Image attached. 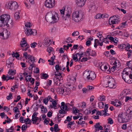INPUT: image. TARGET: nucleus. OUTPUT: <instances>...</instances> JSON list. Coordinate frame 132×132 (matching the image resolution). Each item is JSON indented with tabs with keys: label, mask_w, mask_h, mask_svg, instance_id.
Listing matches in <instances>:
<instances>
[{
	"label": "nucleus",
	"mask_w": 132,
	"mask_h": 132,
	"mask_svg": "<svg viewBox=\"0 0 132 132\" xmlns=\"http://www.w3.org/2000/svg\"><path fill=\"white\" fill-rule=\"evenodd\" d=\"M56 16L52 14V13H48L45 16V19L47 22H50L52 23H54L58 21L59 18L56 16L57 14L56 13Z\"/></svg>",
	"instance_id": "obj_1"
},
{
	"label": "nucleus",
	"mask_w": 132,
	"mask_h": 132,
	"mask_svg": "<svg viewBox=\"0 0 132 132\" xmlns=\"http://www.w3.org/2000/svg\"><path fill=\"white\" fill-rule=\"evenodd\" d=\"M84 79L87 78L89 81H93L96 77V75L94 72L86 70L83 74Z\"/></svg>",
	"instance_id": "obj_2"
},
{
	"label": "nucleus",
	"mask_w": 132,
	"mask_h": 132,
	"mask_svg": "<svg viewBox=\"0 0 132 132\" xmlns=\"http://www.w3.org/2000/svg\"><path fill=\"white\" fill-rule=\"evenodd\" d=\"M83 16V14L82 12L76 11L72 14V19L75 22H79L82 18Z\"/></svg>",
	"instance_id": "obj_3"
},
{
	"label": "nucleus",
	"mask_w": 132,
	"mask_h": 132,
	"mask_svg": "<svg viewBox=\"0 0 132 132\" xmlns=\"http://www.w3.org/2000/svg\"><path fill=\"white\" fill-rule=\"evenodd\" d=\"M6 6L7 8L11 10H15L18 8V5L16 2L11 1L6 3Z\"/></svg>",
	"instance_id": "obj_4"
},
{
	"label": "nucleus",
	"mask_w": 132,
	"mask_h": 132,
	"mask_svg": "<svg viewBox=\"0 0 132 132\" xmlns=\"http://www.w3.org/2000/svg\"><path fill=\"white\" fill-rule=\"evenodd\" d=\"M129 119L127 114L125 113H120L118 116V120L120 123L126 122Z\"/></svg>",
	"instance_id": "obj_5"
},
{
	"label": "nucleus",
	"mask_w": 132,
	"mask_h": 132,
	"mask_svg": "<svg viewBox=\"0 0 132 132\" xmlns=\"http://www.w3.org/2000/svg\"><path fill=\"white\" fill-rule=\"evenodd\" d=\"M45 6L49 8H52L55 5L54 0H46L45 3Z\"/></svg>",
	"instance_id": "obj_6"
},
{
	"label": "nucleus",
	"mask_w": 132,
	"mask_h": 132,
	"mask_svg": "<svg viewBox=\"0 0 132 132\" xmlns=\"http://www.w3.org/2000/svg\"><path fill=\"white\" fill-rule=\"evenodd\" d=\"M114 16L111 17L109 20V23L110 25L114 24L116 23H118L120 21L119 18H115Z\"/></svg>",
	"instance_id": "obj_7"
},
{
	"label": "nucleus",
	"mask_w": 132,
	"mask_h": 132,
	"mask_svg": "<svg viewBox=\"0 0 132 132\" xmlns=\"http://www.w3.org/2000/svg\"><path fill=\"white\" fill-rule=\"evenodd\" d=\"M3 21V23L4 26L6 24V22L10 19V16L7 14L2 15L0 16Z\"/></svg>",
	"instance_id": "obj_8"
},
{
	"label": "nucleus",
	"mask_w": 132,
	"mask_h": 132,
	"mask_svg": "<svg viewBox=\"0 0 132 132\" xmlns=\"http://www.w3.org/2000/svg\"><path fill=\"white\" fill-rule=\"evenodd\" d=\"M26 35L28 36L29 35H32L34 36L36 35L37 34V30L35 29H27L25 32Z\"/></svg>",
	"instance_id": "obj_9"
},
{
	"label": "nucleus",
	"mask_w": 132,
	"mask_h": 132,
	"mask_svg": "<svg viewBox=\"0 0 132 132\" xmlns=\"http://www.w3.org/2000/svg\"><path fill=\"white\" fill-rule=\"evenodd\" d=\"M108 87L110 88H115L116 86L114 83V79H110L108 81Z\"/></svg>",
	"instance_id": "obj_10"
},
{
	"label": "nucleus",
	"mask_w": 132,
	"mask_h": 132,
	"mask_svg": "<svg viewBox=\"0 0 132 132\" xmlns=\"http://www.w3.org/2000/svg\"><path fill=\"white\" fill-rule=\"evenodd\" d=\"M86 1V0H76V2L77 6L82 7L84 5Z\"/></svg>",
	"instance_id": "obj_11"
},
{
	"label": "nucleus",
	"mask_w": 132,
	"mask_h": 132,
	"mask_svg": "<svg viewBox=\"0 0 132 132\" xmlns=\"http://www.w3.org/2000/svg\"><path fill=\"white\" fill-rule=\"evenodd\" d=\"M62 109V110H64L66 111H68L69 110L68 105H70L69 103H68L66 105H65V103L64 102H62L61 103Z\"/></svg>",
	"instance_id": "obj_12"
},
{
	"label": "nucleus",
	"mask_w": 132,
	"mask_h": 132,
	"mask_svg": "<svg viewBox=\"0 0 132 132\" xmlns=\"http://www.w3.org/2000/svg\"><path fill=\"white\" fill-rule=\"evenodd\" d=\"M20 45L21 47H24V46H27L26 48H27V49L30 47L29 45H28L27 42L25 40L24 38H22V41L20 43Z\"/></svg>",
	"instance_id": "obj_13"
},
{
	"label": "nucleus",
	"mask_w": 132,
	"mask_h": 132,
	"mask_svg": "<svg viewBox=\"0 0 132 132\" xmlns=\"http://www.w3.org/2000/svg\"><path fill=\"white\" fill-rule=\"evenodd\" d=\"M122 79H123L127 83H132V81L131 82V80H130V82L129 81V75H126L125 74H123L122 75Z\"/></svg>",
	"instance_id": "obj_14"
},
{
	"label": "nucleus",
	"mask_w": 132,
	"mask_h": 132,
	"mask_svg": "<svg viewBox=\"0 0 132 132\" xmlns=\"http://www.w3.org/2000/svg\"><path fill=\"white\" fill-rule=\"evenodd\" d=\"M13 25V22L12 20H9L6 22V24H5V26H6L7 27H9L10 28H12Z\"/></svg>",
	"instance_id": "obj_15"
},
{
	"label": "nucleus",
	"mask_w": 132,
	"mask_h": 132,
	"mask_svg": "<svg viewBox=\"0 0 132 132\" xmlns=\"http://www.w3.org/2000/svg\"><path fill=\"white\" fill-rule=\"evenodd\" d=\"M111 103L112 104L116 106L117 107L121 105V102L118 100H117V101H115V102L113 101H111Z\"/></svg>",
	"instance_id": "obj_16"
},
{
	"label": "nucleus",
	"mask_w": 132,
	"mask_h": 132,
	"mask_svg": "<svg viewBox=\"0 0 132 132\" xmlns=\"http://www.w3.org/2000/svg\"><path fill=\"white\" fill-rule=\"evenodd\" d=\"M43 43L46 46H48L50 45L52 42L50 39L48 40L47 38H46L44 40Z\"/></svg>",
	"instance_id": "obj_17"
},
{
	"label": "nucleus",
	"mask_w": 132,
	"mask_h": 132,
	"mask_svg": "<svg viewBox=\"0 0 132 132\" xmlns=\"http://www.w3.org/2000/svg\"><path fill=\"white\" fill-rule=\"evenodd\" d=\"M117 64V62L116 61H115L114 62V63H113V65H114L112 67V68H111L110 69V68L109 67V70H108L107 71H109H109L110 72V71H112L113 72V71H115V70L116 68L117 67V65H116Z\"/></svg>",
	"instance_id": "obj_18"
},
{
	"label": "nucleus",
	"mask_w": 132,
	"mask_h": 132,
	"mask_svg": "<svg viewBox=\"0 0 132 132\" xmlns=\"http://www.w3.org/2000/svg\"><path fill=\"white\" fill-rule=\"evenodd\" d=\"M16 73V72L15 70H13L12 69H10L9 70L8 72V74L12 76L15 75Z\"/></svg>",
	"instance_id": "obj_19"
},
{
	"label": "nucleus",
	"mask_w": 132,
	"mask_h": 132,
	"mask_svg": "<svg viewBox=\"0 0 132 132\" xmlns=\"http://www.w3.org/2000/svg\"><path fill=\"white\" fill-rule=\"evenodd\" d=\"M70 86V85H68V86H67L68 87H66L65 91V95H68L70 93L71 91L70 90V89L69 87Z\"/></svg>",
	"instance_id": "obj_20"
},
{
	"label": "nucleus",
	"mask_w": 132,
	"mask_h": 132,
	"mask_svg": "<svg viewBox=\"0 0 132 132\" xmlns=\"http://www.w3.org/2000/svg\"><path fill=\"white\" fill-rule=\"evenodd\" d=\"M61 109L59 110V113L60 114H64L67 113V112L64 110H62V109L61 107H60Z\"/></svg>",
	"instance_id": "obj_21"
},
{
	"label": "nucleus",
	"mask_w": 132,
	"mask_h": 132,
	"mask_svg": "<svg viewBox=\"0 0 132 132\" xmlns=\"http://www.w3.org/2000/svg\"><path fill=\"white\" fill-rule=\"evenodd\" d=\"M24 122H25L26 124H31V121L29 118H27V119H26L25 120H24Z\"/></svg>",
	"instance_id": "obj_22"
},
{
	"label": "nucleus",
	"mask_w": 132,
	"mask_h": 132,
	"mask_svg": "<svg viewBox=\"0 0 132 132\" xmlns=\"http://www.w3.org/2000/svg\"><path fill=\"white\" fill-rule=\"evenodd\" d=\"M12 56L13 57H15L16 58H17L19 57L20 55L18 54L17 52H16L15 53L14 52H13L12 54Z\"/></svg>",
	"instance_id": "obj_23"
},
{
	"label": "nucleus",
	"mask_w": 132,
	"mask_h": 132,
	"mask_svg": "<svg viewBox=\"0 0 132 132\" xmlns=\"http://www.w3.org/2000/svg\"><path fill=\"white\" fill-rule=\"evenodd\" d=\"M131 109L132 108L131 107H130L129 108L127 109L126 111V113L125 114H127V115L128 114L130 115Z\"/></svg>",
	"instance_id": "obj_24"
},
{
	"label": "nucleus",
	"mask_w": 132,
	"mask_h": 132,
	"mask_svg": "<svg viewBox=\"0 0 132 132\" xmlns=\"http://www.w3.org/2000/svg\"><path fill=\"white\" fill-rule=\"evenodd\" d=\"M70 16V15L69 13H67L65 15V16H63V20H66L68 18H69Z\"/></svg>",
	"instance_id": "obj_25"
},
{
	"label": "nucleus",
	"mask_w": 132,
	"mask_h": 132,
	"mask_svg": "<svg viewBox=\"0 0 132 132\" xmlns=\"http://www.w3.org/2000/svg\"><path fill=\"white\" fill-rule=\"evenodd\" d=\"M73 59L74 60L75 62H76L78 61V59L77 56L76 55H75L74 54H72Z\"/></svg>",
	"instance_id": "obj_26"
},
{
	"label": "nucleus",
	"mask_w": 132,
	"mask_h": 132,
	"mask_svg": "<svg viewBox=\"0 0 132 132\" xmlns=\"http://www.w3.org/2000/svg\"><path fill=\"white\" fill-rule=\"evenodd\" d=\"M128 57V58H129L130 56L132 55V50L130 49L128 50L127 53Z\"/></svg>",
	"instance_id": "obj_27"
},
{
	"label": "nucleus",
	"mask_w": 132,
	"mask_h": 132,
	"mask_svg": "<svg viewBox=\"0 0 132 132\" xmlns=\"http://www.w3.org/2000/svg\"><path fill=\"white\" fill-rule=\"evenodd\" d=\"M119 48H120L121 49H124L126 47V46L125 44H122L120 45H119L118 46Z\"/></svg>",
	"instance_id": "obj_28"
},
{
	"label": "nucleus",
	"mask_w": 132,
	"mask_h": 132,
	"mask_svg": "<svg viewBox=\"0 0 132 132\" xmlns=\"http://www.w3.org/2000/svg\"><path fill=\"white\" fill-rule=\"evenodd\" d=\"M35 67V64H31L30 65V67L28 68L29 70H30L31 72H32V70H33L32 68L34 67Z\"/></svg>",
	"instance_id": "obj_29"
},
{
	"label": "nucleus",
	"mask_w": 132,
	"mask_h": 132,
	"mask_svg": "<svg viewBox=\"0 0 132 132\" xmlns=\"http://www.w3.org/2000/svg\"><path fill=\"white\" fill-rule=\"evenodd\" d=\"M55 69L56 71H58L59 70H62L61 67V66H60L58 64H57L55 66Z\"/></svg>",
	"instance_id": "obj_30"
},
{
	"label": "nucleus",
	"mask_w": 132,
	"mask_h": 132,
	"mask_svg": "<svg viewBox=\"0 0 132 132\" xmlns=\"http://www.w3.org/2000/svg\"><path fill=\"white\" fill-rule=\"evenodd\" d=\"M48 75L47 74L43 73L42 76L43 78L42 77V78L43 79H46L48 77Z\"/></svg>",
	"instance_id": "obj_31"
},
{
	"label": "nucleus",
	"mask_w": 132,
	"mask_h": 132,
	"mask_svg": "<svg viewBox=\"0 0 132 132\" xmlns=\"http://www.w3.org/2000/svg\"><path fill=\"white\" fill-rule=\"evenodd\" d=\"M19 12H16L14 16L15 19L16 20L20 18V16H19Z\"/></svg>",
	"instance_id": "obj_32"
},
{
	"label": "nucleus",
	"mask_w": 132,
	"mask_h": 132,
	"mask_svg": "<svg viewBox=\"0 0 132 132\" xmlns=\"http://www.w3.org/2000/svg\"><path fill=\"white\" fill-rule=\"evenodd\" d=\"M126 65H127L129 67V68H130V67H132V61H129L127 62Z\"/></svg>",
	"instance_id": "obj_33"
},
{
	"label": "nucleus",
	"mask_w": 132,
	"mask_h": 132,
	"mask_svg": "<svg viewBox=\"0 0 132 132\" xmlns=\"http://www.w3.org/2000/svg\"><path fill=\"white\" fill-rule=\"evenodd\" d=\"M90 55L92 56H94L96 55V52L94 50H92Z\"/></svg>",
	"instance_id": "obj_34"
},
{
	"label": "nucleus",
	"mask_w": 132,
	"mask_h": 132,
	"mask_svg": "<svg viewBox=\"0 0 132 132\" xmlns=\"http://www.w3.org/2000/svg\"><path fill=\"white\" fill-rule=\"evenodd\" d=\"M67 40L68 41H66L65 42L66 43H72L73 42L72 39L70 37H68V38L67 39Z\"/></svg>",
	"instance_id": "obj_35"
},
{
	"label": "nucleus",
	"mask_w": 132,
	"mask_h": 132,
	"mask_svg": "<svg viewBox=\"0 0 132 132\" xmlns=\"http://www.w3.org/2000/svg\"><path fill=\"white\" fill-rule=\"evenodd\" d=\"M12 94L10 93L9 94V95L7 96L6 98L8 100H9L12 99Z\"/></svg>",
	"instance_id": "obj_36"
},
{
	"label": "nucleus",
	"mask_w": 132,
	"mask_h": 132,
	"mask_svg": "<svg viewBox=\"0 0 132 132\" xmlns=\"http://www.w3.org/2000/svg\"><path fill=\"white\" fill-rule=\"evenodd\" d=\"M7 64H8V65H10V68L11 69H13L14 68V66L13 64L12 63H6Z\"/></svg>",
	"instance_id": "obj_37"
},
{
	"label": "nucleus",
	"mask_w": 132,
	"mask_h": 132,
	"mask_svg": "<svg viewBox=\"0 0 132 132\" xmlns=\"http://www.w3.org/2000/svg\"><path fill=\"white\" fill-rule=\"evenodd\" d=\"M100 98V101H104L105 100V97L103 95H101Z\"/></svg>",
	"instance_id": "obj_38"
},
{
	"label": "nucleus",
	"mask_w": 132,
	"mask_h": 132,
	"mask_svg": "<svg viewBox=\"0 0 132 132\" xmlns=\"http://www.w3.org/2000/svg\"><path fill=\"white\" fill-rule=\"evenodd\" d=\"M108 38L110 40H111V41H112V42H114V43H117V42H115L114 40V38L112 37H108Z\"/></svg>",
	"instance_id": "obj_39"
},
{
	"label": "nucleus",
	"mask_w": 132,
	"mask_h": 132,
	"mask_svg": "<svg viewBox=\"0 0 132 132\" xmlns=\"http://www.w3.org/2000/svg\"><path fill=\"white\" fill-rule=\"evenodd\" d=\"M87 89L88 90H92L94 89V87L90 86H88L87 87Z\"/></svg>",
	"instance_id": "obj_40"
},
{
	"label": "nucleus",
	"mask_w": 132,
	"mask_h": 132,
	"mask_svg": "<svg viewBox=\"0 0 132 132\" xmlns=\"http://www.w3.org/2000/svg\"><path fill=\"white\" fill-rule=\"evenodd\" d=\"M56 71V72H54L55 76H56L57 75H59V77H61H61H62V76H61V73L59 72V71Z\"/></svg>",
	"instance_id": "obj_41"
},
{
	"label": "nucleus",
	"mask_w": 132,
	"mask_h": 132,
	"mask_svg": "<svg viewBox=\"0 0 132 132\" xmlns=\"http://www.w3.org/2000/svg\"><path fill=\"white\" fill-rule=\"evenodd\" d=\"M8 77H5V75H3V76L2 77V79L3 80H6V81H7L9 79V78H8Z\"/></svg>",
	"instance_id": "obj_42"
},
{
	"label": "nucleus",
	"mask_w": 132,
	"mask_h": 132,
	"mask_svg": "<svg viewBox=\"0 0 132 132\" xmlns=\"http://www.w3.org/2000/svg\"><path fill=\"white\" fill-rule=\"evenodd\" d=\"M20 88L22 92H24L26 91L25 88L24 87V85H21L20 86Z\"/></svg>",
	"instance_id": "obj_43"
},
{
	"label": "nucleus",
	"mask_w": 132,
	"mask_h": 132,
	"mask_svg": "<svg viewBox=\"0 0 132 132\" xmlns=\"http://www.w3.org/2000/svg\"><path fill=\"white\" fill-rule=\"evenodd\" d=\"M61 90V91L63 92V94L64 93V94L65 95V91L66 89V87H61L60 88Z\"/></svg>",
	"instance_id": "obj_44"
},
{
	"label": "nucleus",
	"mask_w": 132,
	"mask_h": 132,
	"mask_svg": "<svg viewBox=\"0 0 132 132\" xmlns=\"http://www.w3.org/2000/svg\"><path fill=\"white\" fill-rule=\"evenodd\" d=\"M73 112L74 113L76 114L78 113V111L79 112V111L75 108H73Z\"/></svg>",
	"instance_id": "obj_45"
},
{
	"label": "nucleus",
	"mask_w": 132,
	"mask_h": 132,
	"mask_svg": "<svg viewBox=\"0 0 132 132\" xmlns=\"http://www.w3.org/2000/svg\"><path fill=\"white\" fill-rule=\"evenodd\" d=\"M91 49L89 48H88L86 52L85 53V54L87 53L88 54V56H89L90 55V52Z\"/></svg>",
	"instance_id": "obj_46"
},
{
	"label": "nucleus",
	"mask_w": 132,
	"mask_h": 132,
	"mask_svg": "<svg viewBox=\"0 0 132 132\" xmlns=\"http://www.w3.org/2000/svg\"><path fill=\"white\" fill-rule=\"evenodd\" d=\"M37 45V43L36 42H34L32 43L31 44V46L32 48H34Z\"/></svg>",
	"instance_id": "obj_47"
},
{
	"label": "nucleus",
	"mask_w": 132,
	"mask_h": 132,
	"mask_svg": "<svg viewBox=\"0 0 132 132\" xmlns=\"http://www.w3.org/2000/svg\"><path fill=\"white\" fill-rule=\"evenodd\" d=\"M43 102L46 105L47 104L48 102V98L46 97L43 100Z\"/></svg>",
	"instance_id": "obj_48"
},
{
	"label": "nucleus",
	"mask_w": 132,
	"mask_h": 132,
	"mask_svg": "<svg viewBox=\"0 0 132 132\" xmlns=\"http://www.w3.org/2000/svg\"><path fill=\"white\" fill-rule=\"evenodd\" d=\"M53 48L51 47H48L47 49V51L49 53H50L53 50Z\"/></svg>",
	"instance_id": "obj_49"
},
{
	"label": "nucleus",
	"mask_w": 132,
	"mask_h": 132,
	"mask_svg": "<svg viewBox=\"0 0 132 132\" xmlns=\"http://www.w3.org/2000/svg\"><path fill=\"white\" fill-rule=\"evenodd\" d=\"M27 128V126L25 125H23L21 127V129L22 131H23L25 130H26Z\"/></svg>",
	"instance_id": "obj_50"
},
{
	"label": "nucleus",
	"mask_w": 132,
	"mask_h": 132,
	"mask_svg": "<svg viewBox=\"0 0 132 132\" xmlns=\"http://www.w3.org/2000/svg\"><path fill=\"white\" fill-rule=\"evenodd\" d=\"M15 107H17V108H18L20 107V109H21L22 108V106L21 105V103L20 102H19V103L17 104L16 106Z\"/></svg>",
	"instance_id": "obj_51"
},
{
	"label": "nucleus",
	"mask_w": 132,
	"mask_h": 132,
	"mask_svg": "<svg viewBox=\"0 0 132 132\" xmlns=\"http://www.w3.org/2000/svg\"><path fill=\"white\" fill-rule=\"evenodd\" d=\"M21 99V97L20 95L17 96V99L16 100H14V101L12 103V104L14 103V102H17Z\"/></svg>",
	"instance_id": "obj_52"
},
{
	"label": "nucleus",
	"mask_w": 132,
	"mask_h": 132,
	"mask_svg": "<svg viewBox=\"0 0 132 132\" xmlns=\"http://www.w3.org/2000/svg\"><path fill=\"white\" fill-rule=\"evenodd\" d=\"M108 123H109L110 124H112L113 123V121L112 119L110 118H109L108 119Z\"/></svg>",
	"instance_id": "obj_53"
},
{
	"label": "nucleus",
	"mask_w": 132,
	"mask_h": 132,
	"mask_svg": "<svg viewBox=\"0 0 132 132\" xmlns=\"http://www.w3.org/2000/svg\"><path fill=\"white\" fill-rule=\"evenodd\" d=\"M102 14H97L95 16V18L96 19L101 18Z\"/></svg>",
	"instance_id": "obj_54"
},
{
	"label": "nucleus",
	"mask_w": 132,
	"mask_h": 132,
	"mask_svg": "<svg viewBox=\"0 0 132 132\" xmlns=\"http://www.w3.org/2000/svg\"><path fill=\"white\" fill-rule=\"evenodd\" d=\"M132 98L131 97L126 96V99L125 100V101L126 102H127L129 100L130 101H131V100Z\"/></svg>",
	"instance_id": "obj_55"
},
{
	"label": "nucleus",
	"mask_w": 132,
	"mask_h": 132,
	"mask_svg": "<svg viewBox=\"0 0 132 132\" xmlns=\"http://www.w3.org/2000/svg\"><path fill=\"white\" fill-rule=\"evenodd\" d=\"M65 9V7H63L62 9L60 10V13L61 14H64Z\"/></svg>",
	"instance_id": "obj_56"
},
{
	"label": "nucleus",
	"mask_w": 132,
	"mask_h": 132,
	"mask_svg": "<svg viewBox=\"0 0 132 132\" xmlns=\"http://www.w3.org/2000/svg\"><path fill=\"white\" fill-rule=\"evenodd\" d=\"M108 37H106L105 38L103 39V42H104L105 43H109V41L108 40Z\"/></svg>",
	"instance_id": "obj_57"
},
{
	"label": "nucleus",
	"mask_w": 132,
	"mask_h": 132,
	"mask_svg": "<svg viewBox=\"0 0 132 132\" xmlns=\"http://www.w3.org/2000/svg\"><path fill=\"white\" fill-rule=\"evenodd\" d=\"M39 119V118L38 117H35L34 118V119H32V121L33 122H35V123H36L37 121Z\"/></svg>",
	"instance_id": "obj_58"
},
{
	"label": "nucleus",
	"mask_w": 132,
	"mask_h": 132,
	"mask_svg": "<svg viewBox=\"0 0 132 132\" xmlns=\"http://www.w3.org/2000/svg\"><path fill=\"white\" fill-rule=\"evenodd\" d=\"M43 109L44 110L42 109L41 110V111L42 112V113H45L47 112V111L46 107H44V108Z\"/></svg>",
	"instance_id": "obj_59"
},
{
	"label": "nucleus",
	"mask_w": 132,
	"mask_h": 132,
	"mask_svg": "<svg viewBox=\"0 0 132 132\" xmlns=\"http://www.w3.org/2000/svg\"><path fill=\"white\" fill-rule=\"evenodd\" d=\"M53 112L52 113L51 111H48L47 113V116L49 117H51L52 116Z\"/></svg>",
	"instance_id": "obj_60"
},
{
	"label": "nucleus",
	"mask_w": 132,
	"mask_h": 132,
	"mask_svg": "<svg viewBox=\"0 0 132 132\" xmlns=\"http://www.w3.org/2000/svg\"><path fill=\"white\" fill-rule=\"evenodd\" d=\"M88 60L87 58L86 57L83 58L81 60L80 63L81 62H85L87 61Z\"/></svg>",
	"instance_id": "obj_61"
},
{
	"label": "nucleus",
	"mask_w": 132,
	"mask_h": 132,
	"mask_svg": "<svg viewBox=\"0 0 132 132\" xmlns=\"http://www.w3.org/2000/svg\"><path fill=\"white\" fill-rule=\"evenodd\" d=\"M10 130H11L12 131L14 130V129L13 128V126H12L10 128L8 129H6V132H9V131Z\"/></svg>",
	"instance_id": "obj_62"
},
{
	"label": "nucleus",
	"mask_w": 132,
	"mask_h": 132,
	"mask_svg": "<svg viewBox=\"0 0 132 132\" xmlns=\"http://www.w3.org/2000/svg\"><path fill=\"white\" fill-rule=\"evenodd\" d=\"M54 131H56L57 128H58V126L57 124H55L54 126Z\"/></svg>",
	"instance_id": "obj_63"
},
{
	"label": "nucleus",
	"mask_w": 132,
	"mask_h": 132,
	"mask_svg": "<svg viewBox=\"0 0 132 132\" xmlns=\"http://www.w3.org/2000/svg\"><path fill=\"white\" fill-rule=\"evenodd\" d=\"M127 124L124 123L122 126V128L123 129L125 130L127 128Z\"/></svg>",
	"instance_id": "obj_64"
}]
</instances>
